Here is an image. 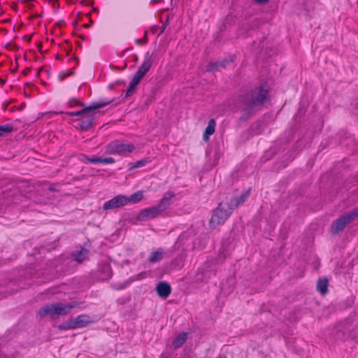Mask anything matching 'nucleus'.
<instances>
[{
    "label": "nucleus",
    "mask_w": 358,
    "mask_h": 358,
    "mask_svg": "<svg viewBox=\"0 0 358 358\" xmlns=\"http://www.w3.org/2000/svg\"><path fill=\"white\" fill-rule=\"evenodd\" d=\"M108 152L110 154H123L124 152H132L135 146L132 143H122L118 141L110 143L108 146Z\"/></svg>",
    "instance_id": "7"
},
{
    "label": "nucleus",
    "mask_w": 358,
    "mask_h": 358,
    "mask_svg": "<svg viewBox=\"0 0 358 358\" xmlns=\"http://www.w3.org/2000/svg\"><path fill=\"white\" fill-rule=\"evenodd\" d=\"M126 201V196L120 194L105 202L103 208L104 210L118 208L125 206Z\"/></svg>",
    "instance_id": "10"
},
{
    "label": "nucleus",
    "mask_w": 358,
    "mask_h": 358,
    "mask_svg": "<svg viewBox=\"0 0 358 358\" xmlns=\"http://www.w3.org/2000/svg\"><path fill=\"white\" fill-rule=\"evenodd\" d=\"M6 83V80L0 78V85H3Z\"/></svg>",
    "instance_id": "49"
},
{
    "label": "nucleus",
    "mask_w": 358,
    "mask_h": 358,
    "mask_svg": "<svg viewBox=\"0 0 358 358\" xmlns=\"http://www.w3.org/2000/svg\"><path fill=\"white\" fill-rule=\"evenodd\" d=\"M72 50V46L70 45L69 50H67L66 55H69Z\"/></svg>",
    "instance_id": "47"
},
{
    "label": "nucleus",
    "mask_w": 358,
    "mask_h": 358,
    "mask_svg": "<svg viewBox=\"0 0 358 358\" xmlns=\"http://www.w3.org/2000/svg\"><path fill=\"white\" fill-rule=\"evenodd\" d=\"M75 73L71 71H62L59 73L58 78L60 81H63L65 78L74 75Z\"/></svg>",
    "instance_id": "30"
},
{
    "label": "nucleus",
    "mask_w": 358,
    "mask_h": 358,
    "mask_svg": "<svg viewBox=\"0 0 358 358\" xmlns=\"http://www.w3.org/2000/svg\"><path fill=\"white\" fill-rule=\"evenodd\" d=\"M234 208L229 205L225 199L224 201L220 202L217 207L214 210L212 217L210 220V226L213 228L216 227L224 222V221L231 215Z\"/></svg>",
    "instance_id": "4"
},
{
    "label": "nucleus",
    "mask_w": 358,
    "mask_h": 358,
    "mask_svg": "<svg viewBox=\"0 0 358 358\" xmlns=\"http://www.w3.org/2000/svg\"><path fill=\"white\" fill-rule=\"evenodd\" d=\"M92 24H93V21L92 20V19H90V23L85 24L83 25V27L85 28H89Z\"/></svg>",
    "instance_id": "41"
},
{
    "label": "nucleus",
    "mask_w": 358,
    "mask_h": 358,
    "mask_svg": "<svg viewBox=\"0 0 358 358\" xmlns=\"http://www.w3.org/2000/svg\"><path fill=\"white\" fill-rule=\"evenodd\" d=\"M156 292L160 298L166 299L171 292V287L167 282L161 281L156 287Z\"/></svg>",
    "instance_id": "15"
},
{
    "label": "nucleus",
    "mask_w": 358,
    "mask_h": 358,
    "mask_svg": "<svg viewBox=\"0 0 358 358\" xmlns=\"http://www.w3.org/2000/svg\"><path fill=\"white\" fill-rule=\"evenodd\" d=\"M328 282L327 278H320L317 281V290L322 295H325L328 292Z\"/></svg>",
    "instance_id": "19"
},
{
    "label": "nucleus",
    "mask_w": 358,
    "mask_h": 358,
    "mask_svg": "<svg viewBox=\"0 0 358 358\" xmlns=\"http://www.w3.org/2000/svg\"><path fill=\"white\" fill-rule=\"evenodd\" d=\"M20 182H25V183H28V182H29V181L25 180H20Z\"/></svg>",
    "instance_id": "57"
},
{
    "label": "nucleus",
    "mask_w": 358,
    "mask_h": 358,
    "mask_svg": "<svg viewBox=\"0 0 358 358\" xmlns=\"http://www.w3.org/2000/svg\"><path fill=\"white\" fill-rule=\"evenodd\" d=\"M161 213L156 206L145 208L137 215L136 220L138 221H148L159 215Z\"/></svg>",
    "instance_id": "11"
},
{
    "label": "nucleus",
    "mask_w": 358,
    "mask_h": 358,
    "mask_svg": "<svg viewBox=\"0 0 358 358\" xmlns=\"http://www.w3.org/2000/svg\"><path fill=\"white\" fill-rule=\"evenodd\" d=\"M56 59H61L62 58H61V57H60V55H56Z\"/></svg>",
    "instance_id": "61"
},
{
    "label": "nucleus",
    "mask_w": 358,
    "mask_h": 358,
    "mask_svg": "<svg viewBox=\"0 0 358 358\" xmlns=\"http://www.w3.org/2000/svg\"><path fill=\"white\" fill-rule=\"evenodd\" d=\"M78 159L84 163L98 164V162L96 161V159H98V157L95 155L88 157L84 154H80L78 156Z\"/></svg>",
    "instance_id": "25"
},
{
    "label": "nucleus",
    "mask_w": 358,
    "mask_h": 358,
    "mask_svg": "<svg viewBox=\"0 0 358 358\" xmlns=\"http://www.w3.org/2000/svg\"><path fill=\"white\" fill-rule=\"evenodd\" d=\"M115 85H126V81L124 80H122V79H120V80H117L115 82Z\"/></svg>",
    "instance_id": "37"
},
{
    "label": "nucleus",
    "mask_w": 358,
    "mask_h": 358,
    "mask_svg": "<svg viewBox=\"0 0 358 358\" xmlns=\"http://www.w3.org/2000/svg\"><path fill=\"white\" fill-rule=\"evenodd\" d=\"M115 99H111L108 101H94L90 103L88 106H85V103L79 99L76 98H73L69 100V108H73L76 106H80L84 107L83 109L77 110V111H73V112H60L59 113H64L69 116L73 117V116H78L79 117H81L84 115H87L88 113H90L93 112L94 110L101 108L110 103H113Z\"/></svg>",
    "instance_id": "3"
},
{
    "label": "nucleus",
    "mask_w": 358,
    "mask_h": 358,
    "mask_svg": "<svg viewBox=\"0 0 358 358\" xmlns=\"http://www.w3.org/2000/svg\"><path fill=\"white\" fill-rule=\"evenodd\" d=\"M24 106H25V103H22V104L20 106L19 110H22L24 108Z\"/></svg>",
    "instance_id": "52"
},
{
    "label": "nucleus",
    "mask_w": 358,
    "mask_h": 358,
    "mask_svg": "<svg viewBox=\"0 0 358 358\" xmlns=\"http://www.w3.org/2000/svg\"><path fill=\"white\" fill-rule=\"evenodd\" d=\"M13 48L15 50H18L19 47L14 44V45H13Z\"/></svg>",
    "instance_id": "53"
},
{
    "label": "nucleus",
    "mask_w": 358,
    "mask_h": 358,
    "mask_svg": "<svg viewBox=\"0 0 358 358\" xmlns=\"http://www.w3.org/2000/svg\"><path fill=\"white\" fill-rule=\"evenodd\" d=\"M78 36L83 41L85 40V37L83 35H78Z\"/></svg>",
    "instance_id": "56"
},
{
    "label": "nucleus",
    "mask_w": 358,
    "mask_h": 358,
    "mask_svg": "<svg viewBox=\"0 0 358 358\" xmlns=\"http://www.w3.org/2000/svg\"><path fill=\"white\" fill-rule=\"evenodd\" d=\"M138 60V56H137V55H135V56H134V61H135V62H137Z\"/></svg>",
    "instance_id": "58"
},
{
    "label": "nucleus",
    "mask_w": 358,
    "mask_h": 358,
    "mask_svg": "<svg viewBox=\"0 0 358 358\" xmlns=\"http://www.w3.org/2000/svg\"><path fill=\"white\" fill-rule=\"evenodd\" d=\"M98 162V164H112L115 162V159L113 157H106L102 158L98 157V159H96Z\"/></svg>",
    "instance_id": "29"
},
{
    "label": "nucleus",
    "mask_w": 358,
    "mask_h": 358,
    "mask_svg": "<svg viewBox=\"0 0 358 358\" xmlns=\"http://www.w3.org/2000/svg\"><path fill=\"white\" fill-rule=\"evenodd\" d=\"M63 22H64V20H61L57 22V26L60 27Z\"/></svg>",
    "instance_id": "48"
},
{
    "label": "nucleus",
    "mask_w": 358,
    "mask_h": 358,
    "mask_svg": "<svg viewBox=\"0 0 358 358\" xmlns=\"http://www.w3.org/2000/svg\"><path fill=\"white\" fill-rule=\"evenodd\" d=\"M138 85L137 83H134L131 80V82L129 83V87L127 90L125 96L122 99H125L131 96L134 94V92L136 90Z\"/></svg>",
    "instance_id": "26"
},
{
    "label": "nucleus",
    "mask_w": 358,
    "mask_h": 358,
    "mask_svg": "<svg viewBox=\"0 0 358 358\" xmlns=\"http://www.w3.org/2000/svg\"><path fill=\"white\" fill-rule=\"evenodd\" d=\"M115 83H110V84L108 86V88L109 90H112V89H113V88H114V87H115Z\"/></svg>",
    "instance_id": "44"
},
{
    "label": "nucleus",
    "mask_w": 358,
    "mask_h": 358,
    "mask_svg": "<svg viewBox=\"0 0 358 358\" xmlns=\"http://www.w3.org/2000/svg\"><path fill=\"white\" fill-rule=\"evenodd\" d=\"M11 43H7L6 45H5V48H7V49H9V48H11Z\"/></svg>",
    "instance_id": "46"
},
{
    "label": "nucleus",
    "mask_w": 358,
    "mask_h": 358,
    "mask_svg": "<svg viewBox=\"0 0 358 358\" xmlns=\"http://www.w3.org/2000/svg\"><path fill=\"white\" fill-rule=\"evenodd\" d=\"M72 25L76 27L77 25V22L76 21L73 22Z\"/></svg>",
    "instance_id": "60"
},
{
    "label": "nucleus",
    "mask_w": 358,
    "mask_h": 358,
    "mask_svg": "<svg viewBox=\"0 0 358 358\" xmlns=\"http://www.w3.org/2000/svg\"><path fill=\"white\" fill-rule=\"evenodd\" d=\"M167 24H168V20H166V22L163 24V25L161 27V31H160L159 34H162V33L164 31V30H165V29H166V27Z\"/></svg>",
    "instance_id": "38"
},
{
    "label": "nucleus",
    "mask_w": 358,
    "mask_h": 358,
    "mask_svg": "<svg viewBox=\"0 0 358 358\" xmlns=\"http://www.w3.org/2000/svg\"><path fill=\"white\" fill-rule=\"evenodd\" d=\"M76 328H83L93 322L92 317L88 315H80L73 317Z\"/></svg>",
    "instance_id": "17"
},
{
    "label": "nucleus",
    "mask_w": 358,
    "mask_h": 358,
    "mask_svg": "<svg viewBox=\"0 0 358 358\" xmlns=\"http://www.w3.org/2000/svg\"><path fill=\"white\" fill-rule=\"evenodd\" d=\"M34 6L33 4H31V3H29V4L28 5V7H29V8H32Z\"/></svg>",
    "instance_id": "59"
},
{
    "label": "nucleus",
    "mask_w": 358,
    "mask_h": 358,
    "mask_svg": "<svg viewBox=\"0 0 358 358\" xmlns=\"http://www.w3.org/2000/svg\"><path fill=\"white\" fill-rule=\"evenodd\" d=\"M269 99V92L264 87V85L252 89L242 95L240 103L243 106V114L238 118L239 122L247 121L254 110L260 109Z\"/></svg>",
    "instance_id": "1"
},
{
    "label": "nucleus",
    "mask_w": 358,
    "mask_h": 358,
    "mask_svg": "<svg viewBox=\"0 0 358 358\" xmlns=\"http://www.w3.org/2000/svg\"><path fill=\"white\" fill-rule=\"evenodd\" d=\"M92 10L95 13H98L99 12V8H96V7H93L92 8Z\"/></svg>",
    "instance_id": "51"
},
{
    "label": "nucleus",
    "mask_w": 358,
    "mask_h": 358,
    "mask_svg": "<svg viewBox=\"0 0 358 358\" xmlns=\"http://www.w3.org/2000/svg\"><path fill=\"white\" fill-rule=\"evenodd\" d=\"M43 71L46 72V73H50L48 70H45V69H44L43 68H41V69H40V70L38 71V76H39V75H40V73H41V72H43Z\"/></svg>",
    "instance_id": "42"
},
{
    "label": "nucleus",
    "mask_w": 358,
    "mask_h": 358,
    "mask_svg": "<svg viewBox=\"0 0 358 358\" xmlns=\"http://www.w3.org/2000/svg\"><path fill=\"white\" fill-rule=\"evenodd\" d=\"M236 59L235 55H231L229 58H224L215 62H210L206 66L207 72L213 73L220 71L221 69H224L227 66L232 63Z\"/></svg>",
    "instance_id": "9"
},
{
    "label": "nucleus",
    "mask_w": 358,
    "mask_h": 358,
    "mask_svg": "<svg viewBox=\"0 0 358 358\" xmlns=\"http://www.w3.org/2000/svg\"><path fill=\"white\" fill-rule=\"evenodd\" d=\"M95 119V114H92V113H88L87 115H84L81 117H78V119L73 120V122L76 123L74 127L77 129H80L83 131H87L92 125V123Z\"/></svg>",
    "instance_id": "8"
},
{
    "label": "nucleus",
    "mask_w": 358,
    "mask_h": 358,
    "mask_svg": "<svg viewBox=\"0 0 358 358\" xmlns=\"http://www.w3.org/2000/svg\"><path fill=\"white\" fill-rule=\"evenodd\" d=\"M43 17V15L42 14H34L32 17L33 18H36V17Z\"/></svg>",
    "instance_id": "45"
},
{
    "label": "nucleus",
    "mask_w": 358,
    "mask_h": 358,
    "mask_svg": "<svg viewBox=\"0 0 358 358\" xmlns=\"http://www.w3.org/2000/svg\"><path fill=\"white\" fill-rule=\"evenodd\" d=\"M187 334L185 332H181L173 341V346L175 349L179 348L187 340Z\"/></svg>",
    "instance_id": "22"
},
{
    "label": "nucleus",
    "mask_w": 358,
    "mask_h": 358,
    "mask_svg": "<svg viewBox=\"0 0 358 358\" xmlns=\"http://www.w3.org/2000/svg\"><path fill=\"white\" fill-rule=\"evenodd\" d=\"M11 21V19H6L3 21V22H10Z\"/></svg>",
    "instance_id": "55"
},
{
    "label": "nucleus",
    "mask_w": 358,
    "mask_h": 358,
    "mask_svg": "<svg viewBox=\"0 0 358 358\" xmlns=\"http://www.w3.org/2000/svg\"><path fill=\"white\" fill-rule=\"evenodd\" d=\"M143 198V191L139 190L132 194L129 196H126V205L128 203H136L141 201Z\"/></svg>",
    "instance_id": "20"
},
{
    "label": "nucleus",
    "mask_w": 358,
    "mask_h": 358,
    "mask_svg": "<svg viewBox=\"0 0 358 358\" xmlns=\"http://www.w3.org/2000/svg\"><path fill=\"white\" fill-rule=\"evenodd\" d=\"M174 196L175 194L173 192H167L165 193L163 198L160 200L159 204L156 206L160 213L163 212L167 209L169 206H170V205L173 203L172 199Z\"/></svg>",
    "instance_id": "16"
},
{
    "label": "nucleus",
    "mask_w": 358,
    "mask_h": 358,
    "mask_svg": "<svg viewBox=\"0 0 358 358\" xmlns=\"http://www.w3.org/2000/svg\"><path fill=\"white\" fill-rule=\"evenodd\" d=\"M15 130L13 124L0 125V136H6Z\"/></svg>",
    "instance_id": "23"
},
{
    "label": "nucleus",
    "mask_w": 358,
    "mask_h": 358,
    "mask_svg": "<svg viewBox=\"0 0 358 358\" xmlns=\"http://www.w3.org/2000/svg\"><path fill=\"white\" fill-rule=\"evenodd\" d=\"M259 22V20L255 19L253 20L251 23H248L245 26L246 27V29H254L255 27H257Z\"/></svg>",
    "instance_id": "32"
},
{
    "label": "nucleus",
    "mask_w": 358,
    "mask_h": 358,
    "mask_svg": "<svg viewBox=\"0 0 358 358\" xmlns=\"http://www.w3.org/2000/svg\"><path fill=\"white\" fill-rule=\"evenodd\" d=\"M76 44H77V45H78V46H79V47H81V46H82V44H81L80 42H78V41H77V42H76Z\"/></svg>",
    "instance_id": "62"
},
{
    "label": "nucleus",
    "mask_w": 358,
    "mask_h": 358,
    "mask_svg": "<svg viewBox=\"0 0 358 358\" xmlns=\"http://www.w3.org/2000/svg\"><path fill=\"white\" fill-rule=\"evenodd\" d=\"M148 42L147 31H145V37L143 39L137 38L135 40V43L140 45H143Z\"/></svg>",
    "instance_id": "31"
},
{
    "label": "nucleus",
    "mask_w": 358,
    "mask_h": 358,
    "mask_svg": "<svg viewBox=\"0 0 358 358\" xmlns=\"http://www.w3.org/2000/svg\"><path fill=\"white\" fill-rule=\"evenodd\" d=\"M357 217L358 206L333 221L331 225L330 232L334 235L339 234L343 231L348 224L351 223Z\"/></svg>",
    "instance_id": "6"
},
{
    "label": "nucleus",
    "mask_w": 358,
    "mask_h": 358,
    "mask_svg": "<svg viewBox=\"0 0 358 358\" xmlns=\"http://www.w3.org/2000/svg\"><path fill=\"white\" fill-rule=\"evenodd\" d=\"M143 77L137 74L136 73H134L133 78L131 80L132 82L137 83L138 85L140 83L141 80H142Z\"/></svg>",
    "instance_id": "33"
},
{
    "label": "nucleus",
    "mask_w": 358,
    "mask_h": 358,
    "mask_svg": "<svg viewBox=\"0 0 358 358\" xmlns=\"http://www.w3.org/2000/svg\"><path fill=\"white\" fill-rule=\"evenodd\" d=\"M250 194V188H248L246 191L241 193L238 196L232 197L227 196L225 199L229 202V205L234 209L239 205L243 203L249 196Z\"/></svg>",
    "instance_id": "13"
},
{
    "label": "nucleus",
    "mask_w": 358,
    "mask_h": 358,
    "mask_svg": "<svg viewBox=\"0 0 358 358\" xmlns=\"http://www.w3.org/2000/svg\"><path fill=\"white\" fill-rule=\"evenodd\" d=\"M80 304V302H78V301H72V302H70V303H64V308H65L66 311V315L70 313V311H71V310L72 308H78Z\"/></svg>",
    "instance_id": "28"
},
{
    "label": "nucleus",
    "mask_w": 358,
    "mask_h": 358,
    "mask_svg": "<svg viewBox=\"0 0 358 358\" xmlns=\"http://www.w3.org/2000/svg\"><path fill=\"white\" fill-rule=\"evenodd\" d=\"M42 47H43L42 42H38L37 43V48H38V50L41 52V53H43V52L42 50Z\"/></svg>",
    "instance_id": "40"
},
{
    "label": "nucleus",
    "mask_w": 358,
    "mask_h": 358,
    "mask_svg": "<svg viewBox=\"0 0 358 358\" xmlns=\"http://www.w3.org/2000/svg\"><path fill=\"white\" fill-rule=\"evenodd\" d=\"M87 243H85L84 246L80 245V249L75 251L71 254V258L73 261L82 264L85 261L88 260L90 255V251L85 248Z\"/></svg>",
    "instance_id": "12"
},
{
    "label": "nucleus",
    "mask_w": 358,
    "mask_h": 358,
    "mask_svg": "<svg viewBox=\"0 0 358 358\" xmlns=\"http://www.w3.org/2000/svg\"><path fill=\"white\" fill-rule=\"evenodd\" d=\"M150 162V160L148 158H144L141 160H138V161L136 162L134 164V165L129 168V170H133L134 169L142 167V166L146 165Z\"/></svg>",
    "instance_id": "27"
},
{
    "label": "nucleus",
    "mask_w": 358,
    "mask_h": 358,
    "mask_svg": "<svg viewBox=\"0 0 358 358\" xmlns=\"http://www.w3.org/2000/svg\"><path fill=\"white\" fill-rule=\"evenodd\" d=\"M331 335L337 341L345 342L355 339L358 338V324H355L351 318H345L335 325Z\"/></svg>",
    "instance_id": "2"
},
{
    "label": "nucleus",
    "mask_w": 358,
    "mask_h": 358,
    "mask_svg": "<svg viewBox=\"0 0 358 358\" xmlns=\"http://www.w3.org/2000/svg\"><path fill=\"white\" fill-rule=\"evenodd\" d=\"M78 17L82 16V13H81V12H78Z\"/></svg>",
    "instance_id": "64"
},
{
    "label": "nucleus",
    "mask_w": 358,
    "mask_h": 358,
    "mask_svg": "<svg viewBox=\"0 0 358 358\" xmlns=\"http://www.w3.org/2000/svg\"><path fill=\"white\" fill-rule=\"evenodd\" d=\"M58 329L61 331L77 329L73 317H71L68 320L61 323L58 326Z\"/></svg>",
    "instance_id": "21"
},
{
    "label": "nucleus",
    "mask_w": 358,
    "mask_h": 358,
    "mask_svg": "<svg viewBox=\"0 0 358 358\" xmlns=\"http://www.w3.org/2000/svg\"><path fill=\"white\" fill-rule=\"evenodd\" d=\"M253 1L257 4L264 5L267 3L269 0H253Z\"/></svg>",
    "instance_id": "36"
},
{
    "label": "nucleus",
    "mask_w": 358,
    "mask_h": 358,
    "mask_svg": "<svg viewBox=\"0 0 358 358\" xmlns=\"http://www.w3.org/2000/svg\"><path fill=\"white\" fill-rule=\"evenodd\" d=\"M85 178V176H81L80 178H74V180H81V179H83Z\"/></svg>",
    "instance_id": "54"
},
{
    "label": "nucleus",
    "mask_w": 358,
    "mask_h": 358,
    "mask_svg": "<svg viewBox=\"0 0 358 358\" xmlns=\"http://www.w3.org/2000/svg\"><path fill=\"white\" fill-rule=\"evenodd\" d=\"M93 1L94 0H82L81 3L83 5H86V6H92L94 3Z\"/></svg>",
    "instance_id": "35"
},
{
    "label": "nucleus",
    "mask_w": 358,
    "mask_h": 358,
    "mask_svg": "<svg viewBox=\"0 0 358 358\" xmlns=\"http://www.w3.org/2000/svg\"><path fill=\"white\" fill-rule=\"evenodd\" d=\"M56 184H50L49 187H48V190L50 191V192H59V189H57L56 187Z\"/></svg>",
    "instance_id": "34"
},
{
    "label": "nucleus",
    "mask_w": 358,
    "mask_h": 358,
    "mask_svg": "<svg viewBox=\"0 0 358 358\" xmlns=\"http://www.w3.org/2000/svg\"><path fill=\"white\" fill-rule=\"evenodd\" d=\"M31 66H30V67H27V68H26L25 69H24V71L22 72V73L23 75L26 76V75H27V73H28L29 72H30V71H31Z\"/></svg>",
    "instance_id": "39"
},
{
    "label": "nucleus",
    "mask_w": 358,
    "mask_h": 358,
    "mask_svg": "<svg viewBox=\"0 0 358 358\" xmlns=\"http://www.w3.org/2000/svg\"><path fill=\"white\" fill-rule=\"evenodd\" d=\"M161 358H168L164 354L161 355Z\"/></svg>",
    "instance_id": "63"
},
{
    "label": "nucleus",
    "mask_w": 358,
    "mask_h": 358,
    "mask_svg": "<svg viewBox=\"0 0 358 358\" xmlns=\"http://www.w3.org/2000/svg\"><path fill=\"white\" fill-rule=\"evenodd\" d=\"M47 315L52 319L58 318L59 316L66 315L64 303L57 302L48 303L41 307L37 312V316L40 318H43Z\"/></svg>",
    "instance_id": "5"
},
{
    "label": "nucleus",
    "mask_w": 358,
    "mask_h": 358,
    "mask_svg": "<svg viewBox=\"0 0 358 358\" xmlns=\"http://www.w3.org/2000/svg\"><path fill=\"white\" fill-rule=\"evenodd\" d=\"M13 9L15 10H17V6L16 3H14L12 6Z\"/></svg>",
    "instance_id": "50"
},
{
    "label": "nucleus",
    "mask_w": 358,
    "mask_h": 358,
    "mask_svg": "<svg viewBox=\"0 0 358 358\" xmlns=\"http://www.w3.org/2000/svg\"><path fill=\"white\" fill-rule=\"evenodd\" d=\"M215 125L216 122L214 119H210L208 121V125L206 127L203 135V139L205 142H208L209 141L210 136L214 134L215 130Z\"/></svg>",
    "instance_id": "18"
},
{
    "label": "nucleus",
    "mask_w": 358,
    "mask_h": 358,
    "mask_svg": "<svg viewBox=\"0 0 358 358\" xmlns=\"http://www.w3.org/2000/svg\"><path fill=\"white\" fill-rule=\"evenodd\" d=\"M154 56V52H152L150 55L148 52H147L145 54V60L143 61L142 64L138 67L136 73L143 78L151 68L152 64V59Z\"/></svg>",
    "instance_id": "14"
},
{
    "label": "nucleus",
    "mask_w": 358,
    "mask_h": 358,
    "mask_svg": "<svg viewBox=\"0 0 358 358\" xmlns=\"http://www.w3.org/2000/svg\"><path fill=\"white\" fill-rule=\"evenodd\" d=\"M25 38H27V41L28 43H30L31 40V36H24L23 37V39H25Z\"/></svg>",
    "instance_id": "43"
},
{
    "label": "nucleus",
    "mask_w": 358,
    "mask_h": 358,
    "mask_svg": "<svg viewBox=\"0 0 358 358\" xmlns=\"http://www.w3.org/2000/svg\"><path fill=\"white\" fill-rule=\"evenodd\" d=\"M163 258V252L160 250L152 252L149 257V262L155 263L160 261Z\"/></svg>",
    "instance_id": "24"
}]
</instances>
